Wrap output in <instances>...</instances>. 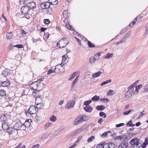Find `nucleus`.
Here are the masks:
<instances>
[{"instance_id": "obj_1", "label": "nucleus", "mask_w": 148, "mask_h": 148, "mask_svg": "<svg viewBox=\"0 0 148 148\" xmlns=\"http://www.w3.org/2000/svg\"><path fill=\"white\" fill-rule=\"evenodd\" d=\"M88 119V116L84 115H80L77 116L74 121L73 124L75 125H79L84 121H87Z\"/></svg>"}, {"instance_id": "obj_2", "label": "nucleus", "mask_w": 148, "mask_h": 148, "mask_svg": "<svg viewBox=\"0 0 148 148\" xmlns=\"http://www.w3.org/2000/svg\"><path fill=\"white\" fill-rule=\"evenodd\" d=\"M38 108L35 106H31L27 112H25L26 115L28 116L29 114H36L38 111Z\"/></svg>"}, {"instance_id": "obj_3", "label": "nucleus", "mask_w": 148, "mask_h": 148, "mask_svg": "<svg viewBox=\"0 0 148 148\" xmlns=\"http://www.w3.org/2000/svg\"><path fill=\"white\" fill-rule=\"evenodd\" d=\"M140 140L137 138L132 139L130 142V144L132 146L133 148H139L142 145L141 143H140Z\"/></svg>"}, {"instance_id": "obj_4", "label": "nucleus", "mask_w": 148, "mask_h": 148, "mask_svg": "<svg viewBox=\"0 0 148 148\" xmlns=\"http://www.w3.org/2000/svg\"><path fill=\"white\" fill-rule=\"evenodd\" d=\"M68 43V40L66 38H62L57 43V47L59 48H62L65 47Z\"/></svg>"}, {"instance_id": "obj_5", "label": "nucleus", "mask_w": 148, "mask_h": 148, "mask_svg": "<svg viewBox=\"0 0 148 148\" xmlns=\"http://www.w3.org/2000/svg\"><path fill=\"white\" fill-rule=\"evenodd\" d=\"M138 81H136L133 84L131 85L129 88L128 91L132 94H136L138 93V91L136 90L134 85L136 84Z\"/></svg>"}, {"instance_id": "obj_6", "label": "nucleus", "mask_w": 148, "mask_h": 148, "mask_svg": "<svg viewBox=\"0 0 148 148\" xmlns=\"http://www.w3.org/2000/svg\"><path fill=\"white\" fill-rule=\"evenodd\" d=\"M55 69L56 73H63L65 71L64 66L63 65H61L60 64L56 65Z\"/></svg>"}, {"instance_id": "obj_7", "label": "nucleus", "mask_w": 148, "mask_h": 148, "mask_svg": "<svg viewBox=\"0 0 148 148\" xmlns=\"http://www.w3.org/2000/svg\"><path fill=\"white\" fill-rule=\"evenodd\" d=\"M30 10L27 5L23 6L21 8L22 13L24 14H29Z\"/></svg>"}, {"instance_id": "obj_8", "label": "nucleus", "mask_w": 148, "mask_h": 148, "mask_svg": "<svg viewBox=\"0 0 148 148\" xmlns=\"http://www.w3.org/2000/svg\"><path fill=\"white\" fill-rule=\"evenodd\" d=\"M75 103V101L73 100L69 101L65 106L66 109H70L73 107Z\"/></svg>"}, {"instance_id": "obj_9", "label": "nucleus", "mask_w": 148, "mask_h": 148, "mask_svg": "<svg viewBox=\"0 0 148 148\" xmlns=\"http://www.w3.org/2000/svg\"><path fill=\"white\" fill-rule=\"evenodd\" d=\"M2 123V127L3 130H8L10 128V124L7 121H3Z\"/></svg>"}, {"instance_id": "obj_10", "label": "nucleus", "mask_w": 148, "mask_h": 148, "mask_svg": "<svg viewBox=\"0 0 148 148\" xmlns=\"http://www.w3.org/2000/svg\"><path fill=\"white\" fill-rule=\"evenodd\" d=\"M38 85V82H34L30 84L29 87L32 90H36Z\"/></svg>"}, {"instance_id": "obj_11", "label": "nucleus", "mask_w": 148, "mask_h": 148, "mask_svg": "<svg viewBox=\"0 0 148 148\" xmlns=\"http://www.w3.org/2000/svg\"><path fill=\"white\" fill-rule=\"evenodd\" d=\"M64 22L65 23V25L68 29L72 31L74 30V28L72 26H71L69 24L67 18H65L64 20Z\"/></svg>"}, {"instance_id": "obj_12", "label": "nucleus", "mask_w": 148, "mask_h": 148, "mask_svg": "<svg viewBox=\"0 0 148 148\" xmlns=\"http://www.w3.org/2000/svg\"><path fill=\"white\" fill-rule=\"evenodd\" d=\"M42 103V99L40 98V97L36 98L35 100V105L36 106H38L39 105H40V106L37 107L39 108H41V107H42V105L41 104Z\"/></svg>"}, {"instance_id": "obj_13", "label": "nucleus", "mask_w": 148, "mask_h": 148, "mask_svg": "<svg viewBox=\"0 0 148 148\" xmlns=\"http://www.w3.org/2000/svg\"><path fill=\"white\" fill-rule=\"evenodd\" d=\"M0 84L1 86L8 87L10 86V82L8 80H6L5 81L0 82Z\"/></svg>"}, {"instance_id": "obj_14", "label": "nucleus", "mask_w": 148, "mask_h": 148, "mask_svg": "<svg viewBox=\"0 0 148 148\" xmlns=\"http://www.w3.org/2000/svg\"><path fill=\"white\" fill-rule=\"evenodd\" d=\"M32 95L36 98L40 97V91L36 90H34L32 94Z\"/></svg>"}, {"instance_id": "obj_15", "label": "nucleus", "mask_w": 148, "mask_h": 148, "mask_svg": "<svg viewBox=\"0 0 148 148\" xmlns=\"http://www.w3.org/2000/svg\"><path fill=\"white\" fill-rule=\"evenodd\" d=\"M23 124L21 122L16 123L14 125L13 127L14 129L16 130H19L22 126Z\"/></svg>"}, {"instance_id": "obj_16", "label": "nucleus", "mask_w": 148, "mask_h": 148, "mask_svg": "<svg viewBox=\"0 0 148 148\" xmlns=\"http://www.w3.org/2000/svg\"><path fill=\"white\" fill-rule=\"evenodd\" d=\"M51 4L49 2H46L41 4V6L42 9H45L49 8Z\"/></svg>"}, {"instance_id": "obj_17", "label": "nucleus", "mask_w": 148, "mask_h": 148, "mask_svg": "<svg viewBox=\"0 0 148 148\" xmlns=\"http://www.w3.org/2000/svg\"><path fill=\"white\" fill-rule=\"evenodd\" d=\"M141 18V16L140 15H138L134 19V21L130 24H129V26L131 27H133L134 24L136 23V20H138V21H139L140 20Z\"/></svg>"}, {"instance_id": "obj_18", "label": "nucleus", "mask_w": 148, "mask_h": 148, "mask_svg": "<svg viewBox=\"0 0 148 148\" xmlns=\"http://www.w3.org/2000/svg\"><path fill=\"white\" fill-rule=\"evenodd\" d=\"M68 57H67V55H64L62 56V64L64 65L66 64L68 62Z\"/></svg>"}, {"instance_id": "obj_19", "label": "nucleus", "mask_w": 148, "mask_h": 148, "mask_svg": "<svg viewBox=\"0 0 148 148\" xmlns=\"http://www.w3.org/2000/svg\"><path fill=\"white\" fill-rule=\"evenodd\" d=\"M27 6L28 7L30 10L31 9H33L35 8L36 7V3L33 2H31L30 3H27Z\"/></svg>"}, {"instance_id": "obj_20", "label": "nucleus", "mask_w": 148, "mask_h": 148, "mask_svg": "<svg viewBox=\"0 0 148 148\" xmlns=\"http://www.w3.org/2000/svg\"><path fill=\"white\" fill-rule=\"evenodd\" d=\"M32 122V119H27L24 123V125L27 127H29L31 125Z\"/></svg>"}, {"instance_id": "obj_21", "label": "nucleus", "mask_w": 148, "mask_h": 148, "mask_svg": "<svg viewBox=\"0 0 148 148\" xmlns=\"http://www.w3.org/2000/svg\"><path fill=\"white\" fill-rule=\"evenodd\" d=\"M132 93L128 90L126 92L124 96V97L127 99H129L132 97Z\"/></svg>"}, {"instance_id": "obj_22", "label": "nucleus", "mask_w": 148, "mask_h": 148, "mask_svg": "<svg viewBox=\"0 0 148 148\" xmlns=\"http://www.w3.org/2000/svg\"><path fill=\"white\" fill-rule=\"evenodd\" d=\"M128 146V143L125 142H123L119 145L118 148H126Z\"/></svg>"}, {"instance_id": "obj_23", "label": "nucleus", "mask_w": 148, "mask_h": 148, "mask_svg": "<svg viewBox=\"0 0 148 148\" xmlns=\"http://www.w3.org/2000/svg\"><path fill=\"white\" fill-rule=\"evenodd\" d=\"M84 109L86 112H90L92 111L93 109L90 106H87L84 108Z\"/></svg>"}, {"instance_id": "obj_24", "label": "nucleus", "mask_w": 148, "mask_h": 148, "mask_svg": "<svg viewBox=\"0 0 148 148\" xmlns=\"http://www.w3.org/2000/svg\"><path fill=\"white\" fill-rule=\"evenodd\" d=\"M103 53V52H99L98 53L95 54L93 56V59H94V60H99V56H101V54Z\"/></svg>"}, {"instance_id": "obj_25", "label": "nucleus", "mask_w": 148, "mask_h": 148, "mask_svg": "<svg viewBox=\"0 0 148 148\" xmlns=\"http://www.w3.org/2000/svg\"><path fill=\"white\" fill-rule=\"evenodd\" d=\"M13 34L12 32H7L6 33V37L8 40L11 39L12 37Z\"/></svg>"}, {"instance_id": "obj_26", "label": "nucleus", "mask_w": 148, "mask_h": 148, "mask_svg": "<svg viewBox=\"0 0 148 148\" xmlns=\"http://www.w3.org/2000/svg\"><path fill=\"white\" fill-rule=\"evenodd\" d=\"M63 14L65 18H67L69 17V13L68 10H64L63 12Z\"/></svg>"}, {"instance_id": "obj_27", "label": "nucleus", "mask_w": 148, "mask_h": 148, "mask_svg": "<svg viewBox=\"0 0 148 148\" xmlns=\"http://www.w3.org/2000/svg\"><path fill=\"white\" fill-rule=\"evenodd\" d=\"M101 73H102L101 71H99L98 72H97L93 74L92 75V77L93 78H96L99 76Z\"/></svg>"}, {"instance_id": "obj_28", "label": "nucleus", "mask_w": 148, "mask_h": 148, "mask_svg": "<svg viewBox=\"0 0 148 148\" xmlns=\"http://www.w3.org/2000/svg\"><path fill=\"white\" fill-rule=\"evenodd\" d=\"M6 95V92L5 90L2 89L0 90V96L4 97Z\"/></svg>"}, {"instance_id": "obj_29", "label": "nucleus", "mask_w": 148, "mask_h": 148, "mask_svg": "<svg viewBox=\"0 0 148 148\" xmlns=\"http://www.w3.org/2000/svg\"><path fill=\"white\" fill-rule=\"evenodd\" d=\"M48 1L51 5H55L58 3V1L57 0H48Z\"/></svg>"}, {"instance_id": "obj_30", "label": "nucleus", "mask_w": 148, "mask_h": 148, "mask_svg": "<svg viewBox=\"0 0 148 148\" xmlns=\"http://www.w3.org/2000/svg\"><path fill=\"white\" fill-rule=\"evenodd\" d=\"M88 47L90 48L94 47L95 46L94 44L92 43L89 41H88Z\"/></svg>"}, {"instance_id": "obj_31", "label": "nucleus", "mask_w": 148, "mask_h": 148, "mask_svg": "<svg viewBox=\"0 0 148 148\" xmlns=\"http://www.w3.org/2000/svg\"><path fill=\"white\" fill-rule=\"evenodd\" d=\"M100 99L99 96L95 95L91 99L94 101H97Z\"/></svg>"}, {"instance_id": "obj_32", "label": "nucleus", "mask_w": 148, "mask_h": 148, "mask_svg": "<svg viewBox=\"0 0 148 148\" xmlns=\"http://www.w3.org/2000/svg\"><path fill=\"white\" fill-rule=\"evenodd\" d=\"M100 147L103 148H109L108 143H104L103 144H100Z\"/></svg>"}, {"instance_id": "obj_33", "label": "nucleus", "mask_w": 148, "mask_h": 148, "mask_svg": "<svg viewBox=\"0 0 148 148\" xmlns=\"http://www.w3.org/2000/svg\"><path fill=\"white\" fill-rule=\"evenodd\" d=\"M0 119L3 121H6L5 120L7 119V117L4 114L1 115L0 117Z\"/></svg>"}, {"instance_id": "obj_34", "label": "nucleus", "mask_w": 148, "mask_h": 148, "mask_svg": "<svg viewBox=\"0 0 148 148\" xmlns=\"http://www.w3.org/2000/svg\"><path fill=\"white\" fill-rule=\"evenodd\" d=\"M84 128H83L82 127L79 128L75 131V133L76 134L82 132V131H84Z\"/></svg>"}, {"instance_id": "obj_35", "label": "nucleus", "mask_w": 148, "mask_h": 148, "mask_svg": "<svg viewBox=\"0 0 148 148\" xmlns=\"http://www.w3.org/2000/svg\"><path fill=\"white\" fill-rule=\"evenodd\" d=\"M95 137L94 136H92L88 138L87 141L88 143H90L93 141L95 139Z\"/></svg>"}, {"instance_id": "obj_36", "label": "nucleus", "mask_w": 148, "mask_h": 148, "mask_svg": "<svg viewBox=\"0 0 148 148\" xmlns=\"http://www.w3.org/2000/svg\"><path fill=\"white\" fill-rule=\"evenodd\" d=\"M105 107L103 105L101 106H97L96 107V109L97 110H103L105 109Z\"/></svg>"}, {"instance_id": "obj_37", "label": "nucleus", "mask_w": 148, "mask_h": 148, "mask_svg": "<svg viewBox=\"0 0 148 148\" xmlns=\"http://www.w3.org/2000/svg\"><path fill=\"white\" fill-rule=\"evenodd\" d=\"M113 56V54L111 53H108L104 57L105 58H110L112 57Z\"/></svg>"}, {"instance_id": "obj_38", "label": "nucleus", "mask_w": 148, "mask_h": 148, "mask_svg": "<svg viewBox=\"0 0 148 148\" xmlns=\"http://www.w3.org/2000/svg\"><path fill=\"white\" fill-rule=\"evenodd\" d=\"M50 119L51 121L54 122L56 121V118L55 116L52 115L50 117Z\"/></svg>"}, {"instance_id": "obj_39", "label": "nucleus", "mask_w": 148, "mask_h": 148, "mask_svg": "<svg viewBox=\"0 0 148 148\" xmlns=\"http://www.w3.org/2000/svg\"><path fill=\"white\" fill-rule=\"evenodd\" d=\"M109 148H114L115 147V145L112 143H108Z\"/></svg>"}, {"instance_id": "obj_40", "label": "nucleus", "mask_w": 148, "mask_h": 148, "mask_svg": "<svg viewBox=\"0 0 148 148\" xmlns=\"http://www.w3.org/2000/svg\"><path fill=\"white\" fill-rule=\"evenodd\" d=\"M143 86L142 84H139L138 85L135 86V88L136 90L138 91V92L139 90Z\"/></svg>"}, {"instance_id": "obj_41", "label": "nucleus", "mask_w": 148, "mask_h": 148, "mask_svg": "<svg viewBox=\"0 0 148 148\" xmlns=\"http://www.w3.org/2000/svg\"><path fill=\"white\" fill-rule=\"evenodd\" d=\"M56 73L55 69H50L48 71L47 74L48 75H50L51 73Z\"/></svg>"}, {"instance_id": "obj_42", "label": "nucleus", "mask_w": 148, "mask_h": 148, "mask_svg": "<svg viewBox=\"0 0 148 148\" xmlns=\"http://www.w3.org/2000/svg\"><path fill=\"white\" fill-rule=\"evenodd\" d=\"M132 122L131 120L128 123H127V126L134 127L135 125L134 124H132Z\"/></svg>"}, {"instance_id": "obj_43", "label": "nucleus", "mask_w": 148, "mask_h": 148, "mask_svg": "<svg viewBox=\"0 0 148 148\" xmlns=\"http://www.w3.org/2000/svg\"><path fill=\"white\" fill-rule=\"evenodd\" d=\"M100 100L101 102H107L109 101V99L107 98L101 99H100Z\"/></svg>"}, {"instance_id": "obj_44", "label": "nucleus", "mask_w": 148, "mask_h": 148, "mask_svg": "<svg viewBox=\"0 0 148 148\" xmlns=\"http://www.w3.org/2000/svg\"><path fill=\"white\" fill-rule=\"evenodd\" d=\"M99 115L101 116H104V118H105L106 116V114L103 112H101L99 113Z\"/></svg>"}, {"instance_id": "obj_45", "label": "nucleus", "mask_w": 148, "mask_h": 148, "mask_svg": "<svg viewBox=\"0 0 148 148\" xmlns=\"http://www.w3.org/2000/svg\"><path fill=\"white\" fill-rule=\"evenodd\" d=\"M113 91L112 90H110L108 91L107 95L108 96L112 95H113Z\"/></svg>"}, {"instance_id": "obj_46", "label": "nucleus", "mask_w": 148, "mask_h": 148, "mask_svg": "<svg viewBox=\"0 0 148 148\" xmlns=\"http://www.w3.org/2000/svg\"><path fill=\"white\" fill-rule=\"evenodd\" d=\"M44 22L46 24H48L50 23V21L49 19H45L44 20Z\"/></svg>"}, {"instance_id": "obj_47", "label": "nucleus", "mask_w": 148, "mask_h": 148, "mask_svg": "<svg viewBox=\"0 0 148 148\" xmlns=\"http://www.w3.org/2000/svg\"><path fill=\"white\" fill-rule=\"evenodd\" d=\"M14 47L18 48H22L23 47V45H14Z\"/></svg>"}, {"instance_id": "obj_48", "label": "nucleus", "mask_w": 148, "mask_h": 148, "mask_svg": "<svg viewBox=\"0 0 148 148\" xmlns=\"http://www.w3.org/2000/svg\"><path fill=\"white\" fill-rule=\"evenodd\" d=\"M144 92H148V84L146 85L145 87L144 88Z\"/></svg>"}, {"instance_id": "obj_49", "label": "nucleus", "mask_w": 148, "mask_h": 148, "mask_svg": "<svg viewBox=\"0 0 148 148\" xmlns=\"http://www.w3.org/2000/svg\"><path fill=\"white\" fill-rule=\"evenodd\" d=\"M91 102V101H85L84 103V104L86 106H88Z\"/></svg>"}, {"instance_id": "obj_50", "label": "nucleus", "mask_w": 148, "mask_h": 148, "mask_svg": "<svg viewBox=\"0 0 148 148\" xmlns=\"http://www.w3.org/2000/svg\"><path fill=\"white\" fill-rule=\"evenodd\" d=\"M132 112V110H130L128 111H126L124 112L123 113V114L125 115H127L129 114L131 112Z\"/></svg>"}, {"instance_id": "obj_51", "label": "nucleus", "mask_w": 148, "mask_h": 148, "mask_svg": "<svg viewBox=\"0 0 148 148\" xmlns=\"http://www.w3.org/2000/svg\"><path fill=\"white\" fill-rule=\"evenodd\" d=\"M50 34L48 32H46L45 33V36L46 38H49Z\"/></svg>"}, {"instance_id": "obj_52", "label": "nucleus", "mask_w": 148, "mask_h": 148, "mask_svg": "<svg viewBox=\"0 0 148 148\" xmlns=\"http://www.w3.org/2000/svg\"><path fill=\"white\" fill-rule=\"evenodd\" d=\"M95 60H94L93 58L90 57V58L89 61L91 63H94Z\"/></svg>"}, {"instance_id": "obj_53", "label": "nucleus", "mask_w": 148, "mask_h": 148, "mask_svg": "<svg viewBox=\"0 0 148 148\" xmlns=\"http://www.w3.org/2000/svg\"><path fill=\"white\" fill-rule=\"evenodd\" d=\"M51 125H52V123H48L46 124L45 126V128L47 129Z\"/></svg>"}, {"instance_id": "obj_54", "label": "nucleus", "mask_w": 148, "mask_h": 148, "mask_svg": "<svg viewBox=\"0 0 148 148\" xmlns=\"http://www.w3.org/2000/svg\"><path fill=\"white\" fill-rule=\"evenodd\" d=\"M124 125V124L123 123H121L118 124H117L116 125V127H119L121 126H123Z\"/></svg>"}, {"instance_id": "obj_55", "label": "nucleus", "mask_w": 148, "mask_h": 148, "mask_svg": "<svg viewBox=\"0 0 148 148\" xmlns=\"http://www.w3.org/2000/svg\"><path fill=\"white\" fill-rule=\"evenodd\" d=\"M144 144L145 145H147L148 144V138H146L145 139Z\"/></svg>"}, {"instance_id": "obj_56", "label": "nucleus", "mask_w": 148, "mask_h": 148, "mask_svg": "<svg viewBox=\"0 0 148 148\" xmlns=\"http://www.w3.org/2000/svg\"><path fill=\"white\" fill-rule=\"evenodd\" d=\"M39 147V145L38 144H37L36 145H34L33 146L32 148H38Z\"/></svg>"}, {"instance_id": "obj_57", "label": "nucleus", "mask_w": 148, "mask_h": 148, "mask_svg": "<svg viewBox=\"0 0 148 148\" xmlns=\"http://www.w3.org/2000/svg\"><path fill=\"white\" fill-rule=\"evenodd\" d=\"M75 75L73 74L72 75H71V77L69 79V80H72L75 77Z\"/></svg>"}, {"instance_id": "obj_58", "label": "nucleus", "mask_w": 148, "mask_h": 148, "mask_svg": "<svg viewBox=\"0 0 148 148\" xmlns=\"http://www.w3.org/2000/svg\"><path fill=\"white\" fill-rule=\"evenodd\" d=\"M21 33L22 35L26 34L27 33L23 29H22L21 31Z\"/></svg>"}, {"instance_id": "obj_59", "label": "nucleus", "mask_w": 148, "mask_h": 148, "mask_svg": "<svg viewBox=\"0 0 148 148\" xmlns=\"http://www.w3.org/2000/svg\"><path fill=\"white\" fill-rule=\"evenodd\" d=\"M103 120L102 119H100L98 121V123L101 124L102 122L103 121Z\"/></svg>"}, {"instance_id": "obj_60", "label": "nucleus", "mask_w": 148, "mask_h": 148, "mask_svg": "<svg viewBox=\"0 0 148 148\" xmlns=\"http://www.w3.org/2000/svg\"><path fill=\"white\" fill-rule=\"evenodd\" d=\"M46 29V28L42 27L40 29V30L42 32H43L45 31Z\"/></svg>"}, {"instance_id": "obj_61", "label": "nucleus", "mask_w": 148, "mask_h": 148, "mask_svg": "<svg viewBox=\"0 0 148 148\" xmlns=\"http://www.w3.org/2000/svg\"><path fill=\"white\" fill-rule=\"evenodd\" d=\"M79 71H76L73 74L75 75V76L77 75L78 76V75H79Z\"/></svg>"}, {"instance_id": "obj_62", "label": "nucleus", "mask_w": 148, "mask_h": 148, "mask_svg": "<svg viewBox=\"0 0 148 148\" xmlns=\"http://www.w3.org/2000/svg\"><path fill=\"white\" fill-rule=\"evenodd\" d=\"M76 82H75L74 81L73 82L72 84H71V87H74V86H75V84H76Z\"/></svg>"}, {"instance_id": "obj_63", "label": "nucleus", "mask_w": 148, "mask_h": 148, "mask_svg": "<svg viewBox=\"0 0 148 148\" xmlns=\"http://www.w3.org/2000/svg\"><path fill=\"white\" fill-rule=\"evenodd\" d=\"M106 84H107V83H106V81H105L102 82L101 84V85L102 86Z\"/></svg>"}, {"instance_id": "obj_64", "label": "nucleus", "mask_w": 148, "mask_h": 148, "mask_svg": "<svg viewBox=\"0 0 148 148\" xmlns=\"http://www.w3.org/2000/svg\"><path fill=\"white\" fill-rule=\"evenodd\" d=\"M22 143H20L16 147V148H21V146L22 145Z\"/></svg>"}]
</instances>
